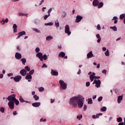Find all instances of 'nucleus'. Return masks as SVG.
Returning <instances> with one entry per match:
<instances>
[{
	"mask_svg": "<svg viewBox=\"0 0 125 125\" xmlns=\"http://www.w3.org/2000/svg\"><path fill=\"white\" fill-rule=\"evenodd\" d=\"M84 98L82 95H79L70 98L69 100V104L72 105L73 108L77 107L78 105L79 108H82L83 106V100Z\"/></svg>",
	"mask_w": 125,
	"mask_h": 125,
	"instance_id": "1",
	"label": "nucleus"
},
{
	"mask_svg": "<svg viewBox=\"0 0 125 125\" xmlns=\"http://www.w3.org/2000/svg\"><path fill=\"white\" fill-rule=\"evenodd\" d=\"M59 83L60 84L61 87L60 89L61 90H65L66 88H67V83H65L63 81V80H60Z\"/></svg>",
	"mask_w": 125,
	"mask_h": 125,
	"instance_id": "2",
	"label": "nucleus"
},
{
	"mask_svg": "<svg viewBox=\"0 0 125 125\" xmlns=\"http://www.w3.org/2000/svg\"><path fill=\"white\" fill-rule=\"evenodd\" d=\"M16 95L15 94H13L10 96H9L7 98H6L7 100H8L9 102H14V101L16 100Z\"/></svg>",
	"mask_w": 125,
	"mask_h": 125,
	"instance_id": "3",
	"label": "nucleus"
},
{
	"mask_svg": "<svg viewBox=\"0 0 125 125\" xmlns=\"http://www.w3.org/2000/svg\"><path fill=\"white\" fill-rule=\"evenodd\" d=\"M64 32L65 34L68 35V36L71 35V31H70V27L69 26V25L67 24L65 25Z\"/></svg>",
	"mask_w": 125,
	"mask_h": 125,
	"instance_id": "4",
	"label": "nucleus"
},
{
	"mask_svg": "<svg viewBox=\"0 0 125 125\" xmlns=\"http://www.w3.org/2000/svg\"><path fill=\"white\" fill-rule=\"evenodd\" d=\"M18 35V36L16 38L17 40L18 39H20V38H21V37H22L23 36H25L26 35V32H25L24 31H22L19 32Z\"/></svg>",
	"mask_w": 125,
	"mask_h": 125,
	"instance_id": "5",
	"label": "nucleus"
},
{
	"mask_svg": "<svg viewBox=\"0 0 125 125\" xmlns=\"http://www.w3.org/2000/svg\"><path fill=\"white\" fill-rule=\"evenodd\" d=\"M36 57H38L41 61H43V59H42V53L40 52L37 53Z\"/></svg>",
	"mask_w": 125,
	"mask_h": 125,
	"instance_id": "6",
	"label": "nucleus"
},
{
	"mask_svg": "<svg viewBox=\"0 0 125 125\" xmlns=\"http://www.w3.org/2000/svg\"><path fill=\"white\" fill-rule=\"evenodd\" d=\"M21 79H22V76L20 75H18L14 78V80L16 83H18V82H20Z\"/></svg>",
	"mask_w": 125,
	"mask_h": 125,
	"instance_id": "7",
	"label": "nucleus"
},
{
	"mask_svg": "<svg viewBox=\"0 0 125 125\" xmlns=\"http://www.w3.org/2000/svg\"><path fill=\"white\" fill-rule=\"evenodd\" d=\"M8 105L11 109V110H13V109H14V102H9L8 103Z\"/></svg>",
	"mask_w": 125,
	"mask_h": 125,
	"instance_id": "8",
	"label": "nucleus"
},
{
	"mask_svg": "<svg viewBox=\"0 0 125 125\" xmlns=\"http://www.w3.org/2000/svg\"><path fill=\"white\" fill-rule=\"evenodd\" d=\"M15 56L18 60H20L22 58V55L18 52L16 53Z\"/></svg>",
	"mask_w": 125,
	"mask_h": 125,
	"instance_id": "9",
	"label": "nucleus"
},
{
	"mask_svg": "<svg viewBox=\"0 0 125 125\" xmlns=\"http://www.w3.org/2000/svg\"><path fill=\"white\" fill-rule=\"evenodd\" d=\"M82 19H83L82 16L77 15L76 17L75 22L76 23H79V22H81V21H82Z\"/></svg>",
	"mask_w": 125,
	"mask_h": 125,
	"instance_id": "10",
	"label": "nucleus"
},
{
	"mask_svg": "<svg viewBox=\"0 0 125 125\" xmlns=\"http://www.w3.org/2000/svg\"><path fill=\"white\" fill-rule=\"evenodd\" d=\"M20 74L22 77H25L27 75V71L25 69H22L20 71Z\"/></svg>",
	"mask_w": 125,
	"mask_h": 125,
	"instance_id": "11",
	"label": "nucleus"
},
{
	"mask_svg": "<svg viewBox=\"0 0 125 125\" xmlns=\"http://www.w3.org/2000/svg\"><path fill=\"white\" fill-rule=\"evenodd\" d=\"M92 57H94V56L92 54V51H91L87 54V59H89V58H92Z\"/></svg>",
	"mask_w": 125,
	"mask_h": 125,
	"instance_id": "12",
	"label": "nucleus"
},
{
	"mask_svg": "<svg viewBox=\"0 0 125 125\" xmlns=\"http://www.w3.org/2000/svg\"><path fill=\"white\" fill-rule=\"evenodd\" d=\"M25 79L28 80V82H31L32 81V75H30V74L27 73L25 77Z\"/></svg>",
	"mask_w": 125,
	"mask_h": 125,
	"instance_id": "13",
	"label": "nucleus"
},
{
	"mask_svg": "<svg viewBox=\"0 0 125 125\" xmlns=\"http://www.w3.org/2000/svg\"><path fill=\"white\" fill-rule=\"evenodd\" d=\"M51 74L52 76H58V71L57 70H51Z\"/></svg>",
	"mask_w": 125,
	"mask_h": 125,
	"instance_id": "14",
	"label": "nucleus"
},
{
	"mask_svg": "<svg viewBox=\"0 0 125 125\" xmlns=\"http://www.w3.org/2000/svg\"><path fill=\"white\" fill-rule=\"evenodd\" d=\"M89 78L91 82H93L95 78V73H93L92 74H91L89 76Z\"/></svg>",
	"mask_w": 125,
	"mask_h": 125,
	"instance_id": "15",
	"label": "nucleus"
},
{
	"mask_svg": "<svg viewBox=\"0 0 125 125\" xmlns=\"http://www.w3.org/2000/svg\"><path fill=\"white\" fill-rule=\"evenodd\" d=\"M32 106L33 107H35V108H37L38 107H40L41 106V103L38 102V103H34L32 104Z\"/></svg>",
	"mask_w": 125,
	"mask_h": 125,
	"instance_id": "16",
	"label": "nucleus"
},
{
	"mask_svg": "<svg viewBox=\"0 0 125 125\" xmlns=\"http://www.w3.org/2000/svg\"><path fill=\"white\" fill-rule=\"evenodd\" d=\"M100 84H101V81H100V80H97L95 85L96 87H100Z\"/></svg>",
	"mask_w": 125,
	"mask_h": 125,
	"instance_id": "17",
	"label": "nucleus"
},
{
	"mask_svg": "<svg viewBox=\"0 0 125 125\" xmlns=\"http://www.w3.org/2000/svg\"><path fill=\"white\" fill-rule=\"evenodd\" d=\"M99 3V1L98 0H94L92 2L93 6H97Z\"/></svg>",
	"mask_w": 125,
	"mask_h": 125,
	"instance_id": "18",
	"label": "nucleus"
},
{
	"mask_svg": "<svg viewBox=\"0 0 125 125\" xmlns=\"http://www.w3.org/2000/svg\"><path fill=\"white\" fill-rule=\"evenodd\" d=\"M13 29L14 33H17V25L16 23L13 24Z\"/></svg>",
	"mask_w": 125,
	"mask_h": 125,
	"instance_id": "19",
	"label": "nucleus"
},
{
	"mask_svg": "<svg viewBox=\"0 0 125 125\" xmlns=\"http://www.w3.org/2000/svg\"><path fill=\"white\" fill-rule=\"evenodd\" d=\"M96 37L97 39H98V40L97 42L98 43H99V42H101V37L100 36V35H99V34H97L96 35Z\"/></svg>",
	"mask_w": 125,
	"mask_h": 125,
	"instance_id": "20",
	"label": "nucleus"
},
{
	"mask_svg": "<svg viewBox=\"0 0 125 125\" xmlns=\"http://www.w3.org/2000/svg\"><path fill=\"white\" fill-rule=\"evenodd\" d=\"M122 100H123V96H119L118 97V99H117V101H118V103L119 104H120V103H121V102H122Z\"/></svg>",
	"mask_w": 125,
	"mask_h": 125,
	"instance_id": "21",
	"label": "nucleus"
},
{
	"mask_svg": "<svg viewBox=\"0 0 125 125\" xmlns=\"http://www.w3.org/2000/svg\"><path fill=\"white\" fill-rule=\"evenodd\" d=\"M40 23H41V21L38 19H36L34 20V23L36 24V25H39Z\"/></svg>",
	"mask_w": 125,
	"mask_h": 125,
	"instance_id": "22",
	"label": "nucleus"
},
{
	"mask_svg": "<svg viewBox=\"0 0 125 125\" xmlns=\"http://www.w3.org/2000/svg\"><path fill=\"white\" fill-rule=\"evenodd\" d=\"M21 61L23 65H25L26 62H27V60H26V58H23L21 59Z\"/></svg>",
	"mask_w": 125,
	"mask_h": 125,
	"instance_id": "23",
	"label": "nucleus"
},
{
	"mask_svg": "<svg viewBox=\"0 0 125 125\" xmlns=\"http://www.w3.org/2000/svg\"><path fill=\"white\" fill-rule=\"evenodd\" d=\"M110 29H112L114 32H117L118 31V29L117 28V26H111L110 27Z\"/></svg>",
	"mask_w": 125,
	"mask_h": 125,
	"instance_id": "24",
	"label": "nucleus"
},
{
	"mask_svg": "<svg viewBox=\"0 0 125 125\" xmlns=\"http://www.w3.org/2000/svg\"><path fill=\"white\" fill-rule=\"evenodd\" d=\"M65 56V53L63 52H61L59 54V57H64Z\"/></svg>",
	"mask_w": 125,
	"mask_h": 125,
	"instance_id": "25",
	"label": "nucleus"
},
{
	"mask_svg": "<svg viewBox=\"0 0 125 125\" xmlns=\"http://www.w3.org/2000/svg\"><path fill=\"white\" fill-rule=\"evenodd\" d=\"M103 5H104V4L103 2H101L99 3L98 5V8H101V7H103Z\"/></svg>",
	"mask_w": 125,
	"mask_h": 125,
	"instance_id": "26",
	"label": "nucleus"
},
{
	"mask_svg": "<svg viewBox=\"0 0 125 125\" xmlns=\"http://www.w3.org/2000/svg\"><path fill=\"white\" fill-rule=\"evenodd\" d=\"M53 37L51 36H48L46 37V41H50V40H52Z\"/></svg>",
	"mask_w": 125,
	"mask_h": 125,
	"instance_id": "27",
	"label": "nucleus"
},
{
	"mask_svg": "<svg viewBox=\"0 0 125 125\" xmlns=\"http://www.w3.org/2000/svg\"><path fill=\"white\" fill-rule=\"evenodd\" d=\"M55 25L56 27H57V28H58V27H59V26H60L59 21H58V20H57V21H55Z\"/></svg>",
	"mask_w": 125,
	"mask_h": 125,
	"instance_id": "28",
	"label": "nucleus"
},
{
	"mask_svg": "<svg viewBox=\"0 0 125 125\" xmlns=\"http://www.w3.org/2000/svg\"><path fill=\"white\" fill-rule=\"evenodd\" d=\"M33 98L35 100V101H38V100L40 99V97H39V96H38L37 95H34L33 96Z\"/></svg>",
	"mask_w": 125,
	"mask_h": 125,
	"instance_id": "29",
	"label": "nucleus"
},
{
	"mask_svg": "<svg viewBox=\"0 0 125 125\" xmlns=\"http://www.w3.org/2000/svg\"><path fill=\"white\" fill-rule=\"evenodd\" d=\"M100 110L101 112H106V111H107V107L104 106L101 108Z\"/></svg>",
	"mask_w": 125,
	"mask_h": 125,
	"instance_id": "30",
	"label": "nucleus"
},
{
	"mask_svg": "<svg viewBox=\"0 0 125 125\" xmlns=\"http://www.w3.org/2000/svg\"><path fill=\"white\" fill-rule=\"evenodd\" d=\"M117 122L118 123H121L123 122V118L122 117H119L117 118Z\"/></svg>",
	"mask_w": 125,
	"mask_h": 125,
	"instance_id": "31",
	"label": "nucleus"
},
{
	"mask_svg": "<svg viewBox=\"0 0 125 125\" xmlns=\"http://www.w3.org/2000/svg\"><path fill=\"white\" fill-rule=\"evenodd\" d=\"M92 119H99V117L98 114H97L96 115H92Z\"/></svg>",
	"mask_w": 125,
	"mask_h": 125,
	"instance_id": "32",
	"label": "nucleus"
},
{
	"mask_svg": "<svg viewBox=\"0 0 125 125\" xmlns=\"http://www.w3.org/2000/svg\"><path fill=\"white\" fill-rule=\"evenodd\" d=\"M19 101L21 103H23V102H25V100L23 99V98H22V96H20L19 98Z\"/></svg>",
	"mask_w": 125,
	"mask_h": 125,
	"instance_id": "33",
	"label": "nucleus"
},
{
	"mask_svg": "<svg viewBox=\"0 0 125 125\" xmlns=\"http://www.w3.org/2000/svg\"><path fill=\"white\" fill-rule=\"evenodd\" d=\"M45 26H52L53 25V23L50 22L48 23H44Z\"/></svg>",
	"mask_w": 125,
	"mask_h": 125,
	"instance_id": "34",
	"label": "nucleus"
},
{
	"mask_svg": "<svg viewBox=\"0 0 125 125\" xmlns=\"http://www.w3.org/2000/svg\"><path fill=\"white\" fill-rule=\"evenodd\" d=\"M62 18H65V17H66V16H67V13H66V12L63 11L62 12Z\"/></svg>",
	"mask_w": 125,
	"mask_h": 125,
	"instance_id": "35",
	"label": "nucleus"
},
{
	"mask_svg": "<svg viewBox=\"0 0 125 125\" xmlns=\"http://www.w3.org/2000/svg\"><path fill=\"white\" fill-rule=\"evenodd\" d=\"M104 54L105 55V56H109V55H110V53L109 52V50L107 49L105 52H104Z\"/></svg>",
	"mask_w": 125,
	"mask_h": 125,
	"instance_id": "36",
	"label": "nucleus"
},
{
	"mask_svg": "<svg viewBox=\"0 0 125 125\" xmlns=\"http://www.w3.org/2000/svg\"><path fill=\"white\" fill-rule=\"evenodd\" d=\"M25 71H27V72H30V71H31V68H30V67H29L28 66H26L25 67Z\"/></svg>",
	"mask_w": 125,
	"mask_h": 125,
	"instance_id": "37",
	"label": "nucleus"
},
{
	"mask_svg": "<svg viewBox=\"0 0 125 125\" xmlns=\"http://www.w3.org/2000/svg\"><path fill=\"white\" fill-rule=\"evenodd\" d=\"M124 18H125V14H121V15L120 16V19L121 20H123V19H124Z\"/></svg>",
	"mask_w": 125,
	"mask_h": 125,
	"instance_id": "38",
	"label": "nucleus"
},
{
	"mask_svg": "<svg viewBox=\"0 0 125 125\" xmlns=\"http://www.w3.org/2000/svg\"><path fill=\"white\" fill-rule=\"evenodd\" d=\"M42 59H44V60H47V55L46 54H44L43 56H42Z\"/></svg>",
	"mask_w": 125,
	"mask_h": 125,
	"instance_id": "39",
	"label": "nucleus"
},
{
	"mask_svg": "<svg viewBox=\"0 0 125 125\" xmlns=\"http://www.w3.org/2000/svg\"><path fill=\"white\" fill-rule=\"evenodd\" d=\"M14 103H15L16 105H19V101L16 99V100L14 101Z\"/></svg>",
	"mask_w": 125,
	"mask_h": 125,
	"instance_id": "40",
	"label": "nucleus"
},
{
	"mask_svg": "<svg viewBox=\"0 0 125 125\" xmlns=\"http://www.w3.org/2000/svg\"><path fill=\"white\" fill-rule=\"evenodd\" d=\"M39 91L40 92H42V91H44V88H43V87H40V88H39Z\"/></svg>",
	"mask_w": 125,
	"mask_h": 125,
	"instance_id": "41",
	"label": "nucleus"
},
{
	"mask_svg": "<svg viewBox=\"0 0 125 125\" xmlns=\"http://www.w3.org/2000/svg\"><path fill=\"white\" fill-rule=\"evenodd\" d=\"M32 30L34 31V32H36V33H41V31L38 29V28H32Z\"/></svg>",
	"mask_w": 125,
	"mask_h": 125,
	"instance_id": "42",
	"label": "nucleus"
},
{
	"mask_svg": "<svg viewBox=\"0 0 125 125\" xmlns=\"http://www.w3.org/2000/svg\"><path fill=\"white\" fill-rule=\"evenodd\" d=\"M93 102H92V99H88V104H92Z\"/></svg>",
	"mask_w": 125,
	"mask_h": 125,
	"instance_id": "43",
	"label": "nucleus"
},
{
	"mask_svg": "<svg viewBox=\"0 0 125 125\" xmlns=\"http://www.w3.org/2000/svg\"><path fill=\"white\" fill-rule=\"evenodd\" d=\"M34 73H35V70L32 69L31 71H29V73L28 74L31 76V75H33Z\"/></svg>",
	"mask_w": 125,
	"mask_h": 125,
	"instance_id": "44",
	"label": "nucleus"
},
{
	"mask_svg": "<svg viewBox=\"0 0 125 125\" xmlns=\"http://www.w3.org/2000/svg\"><path fill=\"white\" fill-rule=\"evenodd\" d=\"M8 19L6 18L5 20H4L3 23H2V25H4V23H8Z\"/></svg>",
	"mask_w": 125,
	"mask_h": 125,
	"instance_id": "45",
	"label": "nucleus"
},
{
	"mask_svg": "<svg viewBox=\"0 0 125 125\" xmlns=\"http://www.w3.org/2000/svg\"><path fill=\"white\" fill-rule=\"evenodd\" d=\"M49 16H50V15H49V14L45 15L44 16V20H46V19H47V18H48V17H49Z\"/></svg>",
	"mask_w": 125,
	"mask_h": 125,
	"instance_id": "46",
	"label": "nucleus"
},
{
	"mask_svg": "<svg viewBox=\"0 0 125 125\" xmlns=\"http://www.w3.org/2000/svg\"><path fill=\"white\" fill-rule=\"evenodd\" d=\"M0 111H1V113H4V108L3 107H0Z\"/></svg>",
	"mask_w": 125,
	"mask_h": 125,
	"instance_id": "47",
	"label": "nucleus"
},
{
	"mask_svg": "<svg viewBox=\"0 0 125 125\" xmlns=\"http://www.w3.org/2000/svg\"><path fill=\"white\" fill-rule=\"evenodd\" d=\"M102 99H103V97L102 96H101L98 98V101L99 102H100L102 101Z\"/></svg>",
	"mask_w": 125,
	"mask_h": 125,
	"instance_id": "48",
	"label": "nucleus"
},
{
	"mask_svg": "<svg viewBox=\"0 0 125 125\" xmlns=\"http://www.w3.org/2000/svg\"><path fill=\"white\" fill-rule=\"evenodd\" d=\"M82 118H83V115L82 114H81L80 116L78 115L77 116V119H78L79 120H81L82 119Z\"/></svg>",
	"mask_w": 125,
	"mask_h": 125,
	"instance_id": "49",
	"label": "nucleus"
},
{
	"mask_svg": "<svg viewBox=\"0 0 125 125\" xmlns=\"http://www.w3.org/2000/svg\"><path fill=\"white\" fill-rule=\"evenodd\" d=\"M51 11H52V8H50L48 10V12H47V13H48V14L49 15H50V13H51Z\"/></svg>",
	"mask_w": 125,
	"mask_h": 125,
	"instance_id": "50",
	"label": "nucleus"
},
{
	"mask_svg": "<svg viewBox=\"0 0 125 125\" xmlns=\"http://www.w3.org/2000/svg\"><path fill=\"white\" fill-rule=\"evenodd\" d=\"M40 47H36V49H35L36 52L39 53V52H40Z\"/></svg>",
	"mask_w": 125,
	"mask_h": 125,
	"instance_id": "51",
	"label": "nucleus"
},
{
	"mask_svg": "<svg viewBox=\"0 0 125 125\" xmlns=\"http://www.w3.org/2000/svg\"><path fill=\"white\" fill-rule=\"evenodd\" d=\"M97 30H101V26H100V24H98L97 26Z\"/></svg>",
	"mask_w": 125,
	"mask_h": 125,
	"instance_id": "52",
	"label": "nucleus"
},
{
	"mask_svg": "<svg viewBox=\"0 0 125 125\" xmlns=\"http://www.w3.org/2000/svg\"><path fill=\"white\" fill-rule=\"evenodd\" d=\"M103 74H104V75H106L107 74V70L106 69H104L102 71Z\"/></svg>",
	"mask_w": 125,
	"mask_h": 125,
	"instance_id": "53",
	"label": "nucleus"
},
{
	"mask_svg": "<svg viewBox=\"0 0 125 125\" xmlns=\"http://www.w3.org/2000/svg\"><path fill=\"white\" fill-rule=\"evenodd\" d=\"M90 85V83L89 82H87L86 83V86L88 87Z\"/></svg>",
	"mask_w": 125,
	"mask_h": 125,
	"instance_id": "54",
	"label": "nucleus"
},
{
	"mask_svg": "<svg viewBox=\"0 0 125 125\" xmlns=\"http://www.w3.org/2000/svg\"><path fill=\"white\" fill-rule=\"evenodd\" d=\"M86 109H87V106H86V105L84 104V106H83V110H84V111H86Z\"/></svg>",
	"mask_w": 125,
	"mask_h": 125,
	"instance_id": "55",
	"label": "nucleus"
},
{
	"mask_svg": "<svg viewBox=\"0 0 125 125\" xmlns=\"http://www.w3.org/2000/svg\"><path fill=\"white\" fill-rule=\"evenodd\" d=\"M40 122H46V119L41 118Z\"/></svg>",
	"mask_w": 125,
	"mask_h": 125,
	"instance_id": "56",
	"label": "nucleus"
},
{
	"mask_svg": "<svg viewBox=\"0 0 125 125\" xmlns=\"http://www.w3.org/2000/svg\"><path fill=\"white\" fill-rule=\"evenodd\" d=\"M42 68H47V65L45 63H43Z\"/></svg>",
	"mask_w": 125,
	"mask_h": 125,
	"instance_id": "57",
	"label": "nucleus"
},
{
	"mask_svg": "<svg viewBox=\"0 0 125 125\" xmlns=\"http://www.w3.org/2000/svg\"><path fill=\"white\" fill-rule=\"evenodd\" d=\"M43 2H44V0H42L39 3V5H42Z\"/></svg>",
	"mask_w": 125,
	"mask_h": 125,
	"instance_id": "58",
	"label": "nucleus"
},
{
	"mask_svg": "<svg viewBox=\"0 0 125 125\" xmlns=\"http://www.w3.org/2000/svg\"><path fill=\"white\" fill-rule=\"evenodd\" d=\"M18 114V113H17V111H15L13 112V114L14 116H16V115H17Z\"/></svg>",
	"mask_w": 125,
	"mask_h": 125,
	"instance_id": "59",
	"label": "nucleus"
},
{
	"mask_svg": "<svg viewBox=\"0 0 125 125\" xmlns=\"http://www.w3.org/2000/svg\"><path fill=\"white\" fill-rule=\"evenodd\" d=\"M24 13H22V12H20L19 13V16H24Z\"/></svg>",
	"mask_w": 125,
	"mask_h": 125,
	"instance_id": "60",
	"label": "nucleus"
},
{
	"mask_svg": "<svg viewBox=\"0 0 125 125\" xmlns=\"http://www.w3.org/2000/svg\"><path fill=\"white\" fill-rule=\"evenodd\" d=\"M7 76H8V77H11V76H13V73H8L7 74Z\"/></svg>",
	"mask_w": 125,
	"mask_h": 125,
	"instance_id": "61",
	"label": "nucleus"
},
{
	"mask_svg": "<svg viewBox=\"0 0 125 125\" xmlns=\"http://www.w3.org/2000/svg\"><path fill=\"white\" fill-rule=\"evenodd\" d=\"M118 20V17H114L112 19V20Z\"/></svg>",
	"mask_w": 125,
	"mask_h": 125,
	"instance_id": "62",
	"label": "nucleus"
},
{
	"mask_svg": "<svg viewBox=\"0 0 125 125\" xmlns=\"http://www.w3.org/2000/svg\"><path fill=\"white\" fill-rule=\"evenodd\" d=\"M100 79V76H95V80Z\"/></svg>",
	"mask_w": 125,
	"mask_h": 125,
	"instance_id": "63",
	"label": "nucleus"
},
{
	"mask_svg": "<svg viewBox=\"0 0 125 125\" xmlns=\"http://www.w3.org/2000/svg\"><path fill=\"white\" fill-rule=\"evenodd\" d=\"M106 49H107V48L106 47H103V51H106Z\"/></svg>",
	"mask_w": 125,
	"mask_h": 125,
	"instance_id": "64",
	"label": "nucleus"
}]
</instances>
